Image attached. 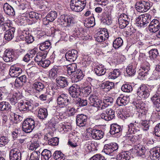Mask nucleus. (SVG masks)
<instances>
[{
  "mask_svg": "<svg viewBox=\"0 0 160 160\" xmlns=\"http://www.w3.org/2000/svg\"><path fill=\"white\" fill-rule=\"evenodd\" d=\"M91 137L95 140H99L104 136L103 132L101 130L93 128L90 131Z\"/></svg>",
  "mask_w": 160,
  "mask_h": 160,
  "instance_id": "4468645a",
  "label": "nucleus"
},
{
  "mask_svg": "<svg viewBox=\"0 0 160 160\" xmlns=\"http://www.w3.org/2000/svg\"><path fill=\"white\" fill-rule=\"evenodd\" d=\"M33 87L35 90L36 92H42L43 91H45V88L44 83L40 82H36L33 84Z\"/></svg>",
  "mask_w": 160,
  "mask_h": 160,
  "instance_id": "5701e85b",
  "label": "nucleus"
},
{
  "mask_svg": "<svg viewBox=\"0 0 160 160\" xmlns=\"http://www.w3.org/2000/svg\"><path fill=\"white\" fill-rule=\"evenodd\" d=\"M43 59L38 65L43 68H46L48 67L50 64V61L48 60Z\"/></svg>",
  "mask_w": 160,
  "mask_h": 160,
  "instance_id": "052dcab7",
  "label": "nucleus"
},
{
  "mask_svg": "<svg viewBox=\"0 0 160 160\" xmlns=\"http://www.w3.org/2000/svg\"><path fill=\"white\" fill-rule=\"evenodd\" d=\"M118 148V146L117 143H110L104 145L102 152L106 154L112 156L113 152Z\"/></svg>",
  "mask_w": 160,
  "mask_h": 160,
  "instance_id": "39448f33",
  "label": "nucleus"
},
{
  "mask_svg": "<svg viewBox=\"0 0 160 160\" xmlns=\"http://www.w3.org/2000/svg\"><path fill=\"white\" fill-rule=\"evenodd\" d=\"M94 71L98 76H101L105 74L106 70L104 68L101 66H96L94 68Z\"/></svg>",
  "mask_w": 160,
  "mask_h": 160,
  "instance_id": "a19ab883",
  "label": "nucleus"
},
{
  "mask_svg": "<svg viewBox=\"0 0 160 160\" xmlns=\"http://www.w3.org/2000/svg\"><path fill=\"white\" fill-rule=\"evenodd\" d=\"M122 130V128L120 126L116 123L112 124L111 125L110 132L112 135L116 133H119Z\"/></svg>",
  "mask_w": 160,
  "mask_h": 160,
  "instance_id": "7c9ffc66",
  "label": "nucleus"
},
{
  "mask_svg": "<svg viewBox=\"0 0 160 160\" xmlns=\"http://www.w3.org/2000/svg\"><path fill=\"white\" fill-rule=\"evenodd\" d=\"M151 100L153 103L154 107L157 111H160V95L156 92L151 98Z\"/></svg>",
  "mask_w": 160,
  "mask_h": 160,
  "instance_id": "2eb2a0df",
  "label": "nucleus"
},
{
  "mask_svg": "<svg viewBox=\"0 0 160 160\" xmlns=\"http://www.w3.org/2000/svg\"><path fill=\"white\" fill-rule=\"evenodd\" d=\"M142 135L141 134L133 135L129 133L124 137V140L126 142L129 143L132 142L134 143L138 139L141 138Z\"/></svg>",
  "mask_w": 160,
  "mask_h": 160,
  "instance_id": "ddd939ff",
  "label": "nucleus"
},
{
  "mask_svg": "<svg viewBox=\"0 0 160 160\" xmlns=\"http://www.w3.org/2000/svg\"><path fill=\"white\" fill-rule=\"evenodd\" d=\"M141 68L142 71L139 73V76L145 77L149 74V70H150V64L147 61H144L141 65Z\"/></svg>",
  "mask_w": 160,
  "mask_h": 160,
  "instance_id": "9b49d317",
  "label": "nucleus"
},
{
  "mask_svg": "<svg viewBox=\"0 0 160 160\" xmlns=\"http://www.w3.org/2000/svg\"><path fill=\"white\" fill-rule=\"evenodd\" d=\"M29 18L32 19V20L35 21V20L40 19L42 17V15L41 14H38L34 12H31L29 13H26L24 17Z\"/></svg>",
  "mask_w": 160,
  "mask_h": 160,
  "instance_id": "2f4dec72",
  "label": "nucleus"
},
{
  "mask_svg": "<svg viewBox=\"0 0 160 160\" xmlns=\"http://www.w3.org/2000/svg\"><path fill=\"white\" fill-rule=\"evenodd\" d=\"M130 16H128V15L124 14H121L119 17L118 20L124 21H130L131 18Z\"/></svg>",
  "mask_w": 160,
  "mask_h": 160,
  "instance_id": "69168bd1",
  "label": "nucleus"
},
{
  "mask_svg": "<svg viewBox=\"0 0 160 160\" xmlns=\"http://www.w3.org/2000/svg\"><path fill=\"white\" fill-rule=\"evenodd\" d=\"M48 134L44 136V139L48 142V144L52 146L57 145L59 142V139L57 137L50 138L48 137Z\"/></svg>",
  "mask_w": 160,
  "mask_h": 160,
  "instance_id": "c756f323",
  "label": "nucleus"
},
{
  "mask_svg": "<svg viewBox=\"0 0 160 160\" xmlns=\"http://www.w3.org/2000/svg\"><path fill=\"white\" fill-rule=\"evenodd\" d=\"M3 58L6 62H13L16 58L14 52L12 49H7L4 52Z\"/></svg>",
  "mask_w": 160,
  "mask_h": 160,
  "instance_id": "0eeeda50",
  "label": "nucleus"
},
{
  "mask_svg": "<svg viewBox=\"0 0 160 160\" xmlns=\"http://www.w3.org/2000/svg\"><path fill=\"white\" fill-rule=\"evenodd\" d=\"M47 110L45 108H41L38 111V117L39 119L43 120L46 118L48 116Z\"/></svg>",
  "mask_w": 160,
  "mask_h": 160,
  "instance_id": "ea45409f",
  "label": "nucleus"
},
{
  "mask_svg": "<svg viewBox=\"0 0 160 160\" xmlns=\"http://www.w3.org/2000/svg\"><path fill=\"white\" fill-rule=\"evenodd\" d=\"M12 115L13 116V122L15 123H18L22 120L23 118L21 116L15 113L12 114Z\"/></svg>",
  "mask_w": 160,
  "mask_h": 160,
  "instance_id": "0e129e2a",
  "label": "nucleus"
},
{
  "mask_svg": "<svg viewBox=\"0 0 160 160\" xmlns=\"http://www.w3.org/2000/svg\"><path fill=\"white\" fill-rule=\"evenodd\" d=\"M47 51H45V52H38L34 58L35 61L36 62H37L38 64L39 63V62H40L43 59H44L45 58L47 55Z\"/></svg>",
  "mask_w": 160,
  "mask_h": 160,
  "instance_id": "72a5a7b5",
  "label": "nucleus"
},
{
  "mask_svg": "<svg viewBox=\"0 0 160 160\" xmlns=\"http://www.w3.org/2000/svg\"><path fill=\"white\" fill-rule=\"evenodd\" d=\"M129 102V98L127 96H121L118 98L116 103L119 106H125Z\"/></svg>",
  "mask_w": 160,
  "mask_h": 160,
  "instance_id": "a878e982",
  "label": "nucleus"
},
{
  "mask_svg": "<svg viewBox=\"0 0 160 160\" xmlns=\"http://www.w3.org/2000/svg\"><path fill=\"white\" fill-rule=\"evenodd\" d=\"M56 82L59 87L62 88L67 87L68 84L67 79L62 76L58 77L56 79Z\"/></svg>",
  "mask_w": 160,
  "mask_h": 160,
  "instance_id": "4be33fe9",
  "label": "nucleus"
},
{
  "mask_svg": "<svg viewBox=\"0 0 160 160\" xmlns=\"http://www.w3.org/2000/svg\"><path fill=\"white\" fill-rule=\"evenodd\" d=\"M123 44V41L121 38H116L113 42V46L115 49H118L121 47Z\"/></svg>",
  "mask_w": 160,
  "mask_h": 160,
  "instance_id": "c03bdc74",
  "label": "nucleus"
},
{
  "mask_svg": "<svg viewBox=\"0 0 160 160\" xmlns=\"http://www.w3.org/2000/svg\"><path fill=\"white\" fill-rule=\"evenodd\" d=\"M137 94L141 98L146 99L150 95L149 91L145 85H142L138 88Z\"/></svg>",
  "mask_w": 160,
  "mask_h": 160,
  "instance_id": "20e7f679",
  "label": "nucleus"
},
{
  "mask_svg": "<svg viewBox=\"0 0 160 160\" xmlns=\"http://www.w3.org/2000/svg\"><path fill=\"white\" fill-rule=\"evenodd\" d=\"M12 26L11 21L6 20L5 22L0 25V33L2 34Z\"/></svg>",
  "mask_w": 160,
  "mask_h": 160,
  "instance_id": "cd10ccee",
  "label": "nucleus"
},
{
  "mask_svg": "<svg viewBox=\"0 0 160 160\" xmlns=\"http://www.w3.org/2000/svg\"><path fill=\"white\" fill-rule=\"evenodd\" d=\"M131 158L130 153L127 151L122 152L117 157L118 160H129Z\"/></svg>",
  "mask_w": 160,
  "mask_h": 160,
  "instance_id": "473e14b6",
  "label": "nucleus"
},
{
  "mask_svg": "<svg viewBox=\"0 0 160 160\" xmlns=\"http://www.w3.org/2000/svg\"><path fill=\"white\" fill-rule=\"evenodd\" d=\"M22 97V96L19 92H15L9 98V101L12 105H15Z\"/></svg>",
  "mask_w": 160,
  "mask_h": 160,
  "instance_id": "c85d7f7f",
  "label": "nucleus"
},
{
  "mask_svg": "<svg viewBox=\"0 0 160 160\" xmlns=\"http://www.w3.org/2000/svg\"><path fill=\"white\" fill-rule=\"evenodd\" d=\"M57 101L58 106L60 108L68 106L70 103L69 99L68 98L67 95L65 94H62L59 95Z\"/></svg>",
  "mask_w": 160,
  "mask_h": 160,
  "instance_id": "423d86ee",
  "label": "nucleus"
},
{
  "mask_svg": "<svg viewBox=\"0 0 160 160\" xmlns=\"http://www.w3.org/2000/svg\"><path fill=\"white\" fill-rule=\"evenodd\" d=\"M52 156L56 160H64L65 158L64 155L60 151H55Z\"/></svg>",
  "mask_w": 160,
  "mask_h": 160,
  "instance_id": "de8ad7c7",
  "label": "nucleus"
},
{
  "mask_svg": "<svg viewBox=\"0 0 160 160\" xmlns=\"http://www.w3.org/2000/svg\"><path fill=\"white\" fill-rule=\"evenodd\" d=\"M84 147L85 150L88 152L93 151L95 149V147L94 144L92 143L89 144L87 143L84 145Z\"/></svg>",
  "mask_w": 160,
  "mask_h": 160,
  "instance_id": "864d4df0",
  "label": "nucleus"
},
{
  "mask_svg": "<svg viewBox=\"0 0 160 160\" xmlns=\"http://www.w3.org/2000/svg\"><path fill=\"white\" fill-rule=\"evenodd\" d=\"M35 127V122L32 118L26 119L23 122L22 126V131L26 133L31 132Z\"/></svg>",
  "mask_w": 160,
  "mask_h": 160,
  "instance_id": "f03ea898",
  "label": "nucleus"
},
{
  "mask_svg": "<svg viewBox=\"0 0 160 160\" xmlns=\"http://www.w3.org/2000/svg\"><path fill=\"white\" fill-rule=\"evenodd\" d=\"M15 30V28L12 26L7 30L4 34L5 39L8 41L12 40L14 37Z\"/></svg>",
  "mask_w": 160,
  "mask_h": 160,
  "instance_id": "bb28decb",
  "label": "nucleus"
},
{
  "mask_svg": "<svg viewBox=\"0 0 160 160\" xmlns=\"http://www.w3.org/2000/svg\"><path fill=\"white\" fill-rule=\"evenodd\" d=\"M3 8L5 13L8 15L14 16L15 11L13 8L8 3H5L3 6Z\"/></svg>",
  "mask_w": 160,
  "mask_h": 160,
  "instance_id": "b1692460",
  "label": "nucleus"
},
{
  "mask_svg": "<svg viewBox=\"0 0 160 160\" xmlns=\"http://www.w3.org/2000/svg\"><path fill=\"white\" fill-rule=\"evenodd\" d=\"M78 57V52L74 49L69 51L65 54V58L67 61L73 62L76 60Z\"/></svg>",
  "mask_w": 160,
  "mask_h": 160,
  "instance_id": "dca6fc26",
  "label": "nucleus"
},
{
  "mask_svg": "<svg viewBox=\"0 0 160 160\" xmlns=\"http://www.w3.org/2000/svg\"><path fill=\"white\" fill-rule=\"evenodd\" d=\"M90 160H106V159L100 154H97L92 156L90 158Z\"/></svg>",
  "mask_w": 160,
  "mask_h": 160,
  "instance_id": "338daca9",
  "label": "nucleus"
},
{
  "mask_svg": "<svg viewBox=\"0 0 160 160\" xmlns=\"http://www.w3.org/2000/svg\"><path fill=\"white\" fill-rule=\"evenodd\" d=\"M120 73L119 69H115L109 73L108 78L109 79H114L119 76Z\"/></svg>",
  "mask_w": 160,
  "mask_h": 160,
  "instance_id": "4c0bfd02",
  "label": "nucleus"
},
{
  "mask_svg": "<svg viewBox=\"0 0 160 160\" xmlns=\"http://www.w3.org/2000/svg\"><path fill=\"white\" fill-rule=\"evenodd\" d=\"M9 140L7 137L2 136L0 138V147H2L7 144Z\"/></svg>",
  "mask_w": 160,
  "mask_h": 160,
  "instance_id": "680f3d73",
  "label": "nucleus"
},
{
  "mask_svg": "<svg viewBox=\"0 0 160 160\" xmlns=\"http://www.w3.org/2000/svg\"><path fill=\"white\" fill-rule=\"evenodd\" d=\"M67 108V111L68 115L70 116H74L76 112V110L73 107H70L68 106Z\"/></svg>",
  "mask_w": 160,
  "mask_h": 160,
  "instance_id": "bf43d9fd",
  "label": "nucleus"
},
{
  "mask_svg": "<svg viewBox=\"0 0 160 160\" xmlns=\"http://www.w3.org/2000/svg\"><path fill=\"white\" fill-rule=\"evenodd\" d=\"M9 157L10 160H21V154L20 151L17 148L12 149L10 151Z\"/></svg>",
  "mask_w": 160,
  "mask_h": 160,
  "instance_id": "9d476101",
  "label": "nucleus"
},
{
  "mask_svg": "<svg viewBox=\"0 0 160 160\" xmlns=\"http://www.w3.org/2000/svg\"><path fill=\"white\" fill-rule=\"evenodd\" d=\"M90 103L91 106L98 108L101 109L102 102L101 100L98 99L97 96L94 95H91L89 98Z\"/></svg>",
  "mask_w": 160,
  "mask_h": 160,
  "instance_id": "f8f14e48",
  "label": "nucleus"
},
{
  "mask_svg": "<svg viewBox=\"0 0 160 160\" xmlns=\"http://www.w3.org/2000/svg\"><path fill=\"white\" fill-rule=\"evenodd\" d=\"M11 106L8 102H0V110L1 111L10 110Z\"/></svg>",
  "mask_w": 160,
  "mask_h": 160,
  "instance_id": "37998d69",
  "label": "nucleus"
},
{
  "mask_svg": "<svg viewBox=\"0 0 160 160\" xmlns=\"http://www.w3.org/2000/svg\"><path fill=\"white\" fill-rule=\"evenodd\" d=\"M51 46V43L49 41H46L44 42L41 43L39 45V48L41 51H48V49Z\"/></svg>",
  "mask_w": 160,
  "mask_h": 160,
  "instance_id": "c9c22d12",
  "label": "nucleus"
},
{
  "mask_svg": "<svg viewBox=\"0 0 160 160\" xmlns=\"http://www.w3.org/2000/svg\"><path fill=\"white\" fill-rule=\"evenodd\" d=\"M128 130L129 133L131 134H135L137 133V134H139V130L138 127H137L136 124L130 123L128 125Z\"/></svg>",
  "mask_w": 160,
  "mask_h": 160,
  "instance_id": "f704fd0d",
  "label": "nucleus"
},
{
  "mask_svg": "<svg viewBox=\"0 0 160 160\" xmlns=\"http://www.w3.org/2000/svg\"><path fill=\"white\" fill-rule=\"evenodd\" d=\"M24 38L25 39L26 42L28 44L32 43L34 41V37L31 34H28L25 36Z\"/></svg>",
  "mask_w": 160,
  "mask_h": 160,
  "instance_id": "774afa93",
  "label": "nucleus"
},
{
  "mask_svg": "<svg viewBox=\"0 0 160 160\" xmlns=\"http://www.w3.org/2000/svg\"><path fill=\"white\" fill-rule=\"evenodd\" d=\"M150 7L149 2L140 1L136 3L135 8L138 12H145L148 11Z\"/></svg>",
  "mask_w": 160,
  "mask_h": 160,
  "instance_id": "7ed1b4c3",
  "label": "nucleus"
},
{
  "mask_svg": "<svg viewBox=\"0 0 160 160\" xmlns=\"http://www.w3.org/2000/svg\"><path fill=\"white\" fill-rule=\"evenodd\" d=\"M67 21V16L64 15H61L58 19V22L61 25H63L64 26L66 25Z\"/></svg>",
  "mask_w": 160,
  "mask_h": 160,
  "instance_id": "e2e57ef3",
  "label": "nucleus"
},
{
  "mask_svg": "<svg viewBox=\"0 0 160 160\" xmlns=\"http://www.w3.org/2000/svg\"><path fill=\"white\" fill-rule=\"evenodd\" d=\"M160 28V22L157 19H153L150 23L149 26V31L152 32H155L158 31Z\"/></svg>",
  "mask_w": 160,
  "mask_h": 160,
  "instance_id": "aec40b11",
  "label": "nucleus"
},
{
  "mask_svg": "<svg viewBox=\"0 0 160 160\" xmlns=\"http://www.w3.org/2000/svg\"><path fill=\"white\" fill-rule=\"evenodd\" d=\"M74 74V77L75 78V81L76 82L82 80L84 76L83 72L79 69L77 70L76 72Z\"/></svg>",
  "mask_w": 160,
  "mask_h": 160,
  "instance_id": "a18cd8bd",
  "label": "nucleus"
},
{
  "mask_svg": "<svg viewBox=\"0 0 160 160\" xmlns=\"http://www.w3.org/2000/svg\"><path fill=\"white\" fill-rule=\"evenodd\" d=\"M136 66L135 64L132 63L129 64L126 68V72L129 76L134 75L135 72Z\"/></svg>",
  "mask_w": 160,
  "mask_h": 160,
  "instance_id": "58836bf2",
  "label": "nucleus"
},
{
  "mask_svg": "<svg viewBox=\"0 0 160 160\" xmlns=\"http://www.w3.org/2000/svg\"><path fill=\"white\" fill-rule=\"evenodd\" d=\"M57 17V14L55 11H51L48 13L46 16V19L49 21L52 22Z\"/></svg>",
  "mask_w": 160,
  "mask_h": 160,
  "instance_id": "8fccbe9b",
  "label": "nucleus"
},
{
  "mask_svg": "<svg viewBox=\"0 0 160 160\" xmlns=\"http://www.w3.org/2000/svg\"><path fill=\"white\" fill-rule=\"evenodd\" d=\"M41 155L43 157L45 160H48L52 156V153L48 150L44 149L42 152Z\"/></svg>",
  "mask_w": 160,
  "mask_h": 160,
  "instance_id": "603ef678",
  "label": "nucleus"
},
{
  "mask_svg": "<svg viewBox=\"0 0 160 160\" xmlns=\"http://www.w3.org/2000/svg\"><path fill=\"white\" fill-rule=\"evenodd\" d=\"M96 40L98 42H102L108 39L109 37L108 32L106 28H103L102 31H100L99 34L96 35Z\"/></svg>",
  "mask_w": 160,
  "mask_h": 160,
  "instance_id": "f3484780",
  "label": "nucleus"
},
{
  "mask_svg": "<svg viewBox=\"0 0 160 160\" xmlns=\"http://www.w3.org/2000/svg\"><path fill=\"white\" fill-rule=\"evenodd\" d=\"M68 91L70 96L74 98H77L80 95L81 92L80 87L75 84L71 86Z\"/></svg>",
  "mask_w": 160,
  "mask_h": 160,
  "instance_id": "1a4fd4ad",
  "label": "nucleus"
},
{
  "mask_svg": "<svg viewBox=\"0 0 160 160\" xmlns=\"http://www.w3.org/2000/svg\"><path fill=\"white\" fill-rule=\"evenodd\" d=\"M114 117L115 111L111 108L107 109L105 112H102L100 115L101 118L106 121L111 120Z\"/></svg>",
  "mask_w": 160,
  "mask_h": 160,
  "instance_id": "6e6552de",
  "label": "nucleus"
},
{
  "mask_svg": "<svg viewBox=\"0 0 160 160\" xmlns=\"http://www.w3.org/2000/svg\"><path fill=\"white\" fill-rule=\"evenodd\" d=\"M113 102V99L111 97H108L104 99L103 100L102 104L101 107V109H104L105 108L110 105Z\"/></svg>",
  "mask_w": 160,
  "mask_h": 160,
  "instance_id": "e433bc0d",
  "label": "nucleus"
},
{
  "mask_svg": "<svg viewBox=\"0 0 160 160\" xmlns=\"http://www.w3.org/2000/svg\"><path fill=\"white\" fill-rule=\"evenodd\" d=\"M58 69L57 68H54L52 69L49 72V77L51 78L55 79L58 77L57 73Z\"/></svg>",
  "mask_w": 160,
  "mask_h": 160,
  "instance_id": "4d7b16f0",
  "label": "nucleus"
},
{
  "mask_svg": "<svg viewBox=\"0 0 160 160\" xmlns=\"http://www.w3.org/2000/svg\"><path fill=\"white\" fill-rule=\"evenodd\" d=\"M141 17V20H142L144 27L148 25L149 23V19L146 14H143L140 15Z\"/></svg>",
  "mask_w": 160,
  "mask_h": 160,
  "instance_id": "13d9d810",
  "label": "nucleus"
},
{
  "mask_svg": "<svg viewBox=\"0 0 160 160\" xmlns=\"http://www.w3.org/2000/svg\"><path fill=\"white\" fill-rule=\"evenodd\" d=\"M75 103L77 106L81 107L87 105L88 104V101L86 99L78 98L75 100Z\"/></svg>",
  "mask_w": 160,
  "mask_h": 160,
  "instance_id": "79ce46f5",
  "label": "nucleus"
},
{
  "mask_svg": "<svg viewBox=\"0 0 160 160\" xmlns=\"http://www.w3.org/2000/svg\"><path fill=\"white\" fill-rule=\"evenodd\" d=\"M149 57L151 59H154L158 57V52L157 49H153L149 52Z\"/></svg>",
  "mask_w": 160,
  "mask_h": 160,
  "instance_id": "5fc2aeb1",
  "label": "nucleus"
},
{
  "mask_svg": "<svg viewBox=\"0 0 160 160\" xmlns=\"http://www.w3.org/2000/svg\"><path fill=\"white\" fill-rule=\"evenodd\" d=\"M40 154L38 151H33L31 155L29 160H39Z\"/></svg>",
  "mask_w": 160,
  "mask_h": 160,
  "instance_id": "6e6d98bb",
  "label": "nucleus"
},
{
  "mask_svg": "<svg viewBox=\"0 0 160 160\" xmlns=\"http://www.w3.org/2000/svg\"><path fill=\"white\" fill-rule=\"evenodd\" d=\"M86 0H71L70 7L73 11L79 12L82 11L86 5Z\"/></svg>",
  "mask_w": 160,
  "mask_h": 160,
  "instance_id": "f257e3e1",
  "label": "nucleus"
},
{
  "mask_svg": "<svg viewBox=\"0 0 160 160\" xmlns=\"http://www.w3.org/2000/svg\"><path fill=\"white\" fill-rule=\"evenodd\" d=\"M87 120V116L84 114H79L76 116V124L79 127L84 126L86 125Z\"/></svg>",
  "mask_w": 160,
  "mask_h": 160,
  "instance_id": "a211bd4d",
  "label": "nucleus"
},
{
  "mask_svg": "<svg viewBox=\"0 0 160 160\" xmlns=\"http://www.w3.org/2000/svg\"><path fill=\"white\" fill-rule=\"evenodd\" d=\"M121 89L124 92H129L132 90V88L130 84L127 83L123 85L122 86Z\"/></svg>",
  "mask_w": 160,
  "mask_h": 160,
  "instance_id": "3c124183",
  "label": "nucleus"
},
{
  "mask_svg": "<svg viewBox=\"0 0 160 160\" xmlns=\"http://www.w3.org/2000/svg\"><path fill=\"white\" fill-rule=\"evenodd\" d=\"M22 71L20 68L12 66L9 70V74L12 77H17L22 73Z\"/></svg>",
  "mask_w": 160,
  "mask_h": 160,
  "instance_id": "393cba45",
  "label": "nucleus"
},
{
  "mask_svg": "<svg viewBox=\"0 0 160 160\" xmlns=\"http://www.w3.org/2000/svg\"><path fill=\"white\" fill-rule=\"evenodd\" d=\"M18 107L20 111H31L33 108V106L30 102H20L18 103Z\"/></svg>",
  "mask_w": 160,
  "mask_h": 160,
  "instance_id": "412c9836",
  "label": "nucleus"
},
{
  "mask_svg": "<svg viewBox=\"0 0 160 160\" xmlns=\"http://www.w3.org/2000/svg\"><path fill=\"white\" fill-rule=\"evenodd\" d=\"M29 3L27 2H25L23 3H20L18 5L17 9L19 13L22 15V16L24 17L29 8Z\"/></svg>",
  "mask_w": 160,
  "mask_h": 160,
  "instance_id": "6ab92c4d",
  "label": "nucleus"
},
{
  "mask_svg": "<svg viewBox=\"0 0 160 160\" xmlns=\"http://www.w3.org/2000/svg\"><path fill=\"white\" fill-rule=\"evenodd\" d=\"M114 86V83L108 81L104 82L102 84V87L106 92L109 91L113 88Z\"/></svg>",
  "mask_w": 160,
  "mask_h": 160,
  "instance_id": "49530a36",
  "label": "nucleus"
},
{
  "mask_svg": "<svg viewBox=\"0 0 160 160\" xmlns=\"http://www.w3.org/2000/svg\"><path fill=\"white\" fill-rule=\"evenodd\" d=\"M68 73L69 75L73 73H75L77 70V65L75 63H73L67 66Z\"/></svg>",
  "mask_w": 160,
  "mask_h": 160,
  "instance_id": "09e8293b",
  "label": "nucleus"
}]
</instances>
